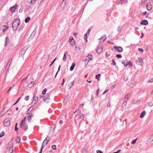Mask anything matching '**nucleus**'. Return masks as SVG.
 Masks as SVG:
<instances>
[{
  "label": "nucleus",
  "mask_w": 153,
  "mask_h": 153,
  "mask_svg": "<svg viewBox=\"0 0 153 153\" xmlns=\"http://www.w3.org/2000/svg\"><path fill=\"white\" fill-rule=\"evenodd\" d=\"M20 24V20L18 19H15L12 24V28L13 30H16Z\"/></svg>",
  "instance_id": "1"
},
{
  "label": "nucleus",
  "mask_w": 153,
  "mask_h": 153,
  "mask_svg": "<svg viewBox=\"0 0 153 153\" xmlns=\"http://www.w3.org/2000/svg\"><path fill=\"white\" fill-rule=\"evenodd\" d=\"M43 98L44 101L45 103H48L50 99V98L49 95L47 94L46 96L43 97Z\"/></svg>",
  "instance_id": "2"
},
{
  "label": "nucleus",
  "mask_w": 153,
  "mask_h": 153,
  "mask_svg": "<svg viewBox=\"0 0 153 153\" xmlns=\"http://www.w3.org/2000/svg\"><path fill=\"white\" fill-rule=\"evenodd\" d=\"M49 140L50 137H47L43 142L42 147H43L44 148V146L47 145Z\"/></svg>",
  "instance_id": "3"
},
{
  "label": "nucleus",
  "mask_w": 153,
  "mask_h": 153,
  "mask_svg": "<svg viewBox=\"0 0 153 153\" xmlns=\"http://www.w3.org/2000/svg\"><path fill=\"white\" fill-rule=\"evenodd\" d=\"M103 51V48L101 46H99L97 47L96 52L98 54H100Z\"/></svg>",
  "instance_id": "4"
},
{
  "label": "nucleus",
  "mask_w": 153,
  "mask_h": 153,
  "mask_svg": "<svg viewBox=\"0 0 153 153\" xmlns=\"http://www.w3.org/2000/svg\"><path fill=\"white\" fill-rule=\"evenodd\" d=\"M10 121L9 119L6 118L4 122V125L5 126H8L10 125Z\"/></svg>",
  "instance_id": "5"
},
{
  "label": "nucleus",
  "mask_w": 153,
  "mask_h": 153,
  "mask_svg": "<svg viewBox=\"0 0 153 153\" xmlns=\"http://www.w3.org/2000/svg\"><path fill=\"white\" fill-rule=\"evenodd\" d=\"M136 63L138 65H142L143 63V60L142 59L138 58L136 61Z\"/></svg>",
  "instance_id": "6"
},
{
  "label": "nucleus",
  "mask_w": 153,
  "mask_h": 153,
  "mask_svg": "<svg viewBox=\"0 0 153 153\" xmlns=\"http://www.w3.org/2000/svg\"><path fill=\"white\" fill-rule=\"evenodd\" d=\"M114 49L119 52H122L123 51V49L122 48L120 47L114 46Z\"/></svg>",
  "instance_id": "7"
},
{
  "label": "nucleus",
  "mask_w": 153,
  "mask_h": 153,
  "mask_svg": "<svg viewBox=\"0 0 153 153\" xmlns=\"http://www.w3.org/2000/svg\"><path fill=\"white\" fill-rule=\"evenodd\" d=\"M26 117H25L23 119L21 122L20 123V126L21 128H23V126L26 121Z\"/></svg>",
  "instance_id": "8"
},
{
  "label": "nucleus",
  "mask_w": 153,
  "mask_h": 153,
  "mask_svg": "<svg viewBox=\"0 0 153 153\" xmlns=\"http://www.w3.org/2000/svg\"><path fill=\"white\" fill-rule=\"evenodd\" d=\"M17 5L16 4L15 6L11 7L10 9V11H11V12H14L17 8Z\"/></svg>",
  "instance_id": "9"
},
{
  "label": "nucleus",
  "mask_w": 153,
  "mask_h": 153,
  "mask_svg": "<svg viewBox=\"0 0 153 153\" xmlns=\"http://www.w3.org/2000/svg\"><path fill=\"white\" fill-rule=\"evenodd\" d=\"M146 7L147 9L149 10H151L152 8V6L150 3H148L146 5Z\"/></svg>",
  "instance_id": "10"
},
{
  "label": "nucleus",
  "mask_w": 153,
  "mask_h": 153,
  "mask_svg": "<svg viewBox=\"0 0 153 153\" xmlns=\"http://www.w3.org/2000/svg\"><path fill=\"white\" fill-rule=\"evenodd\" d=\"M148 24V21L146 20H144L140 22V24L141 25H146Z\"/></svg>",
  "instance_id": "11"
},
{
  "label": "nucleus",
  "mask_w": 153,
  "mask_h": 153,
  "mask_svg": "<svg viewBox=\"0 0 153 153\" xmlns=\"http://www.w3.org/2000/svg\"><path fill=\"white\" fill-rule=\"evenodd\" d=\"M106 38V37L105 36L103 35L102 37L99 39L100 40V42H103Z\"/></svg>",
  "instance_id": "12"
},
{
  "label": "nucleus",
  "mask_w": 153,
  "mask_h": 153,
  "mask_svg": "<svg viewBox=\"0 0 153 153\" xmlns=\"http://www.w3.org/2000/svg\"><path fill=\"white\" fill-rule=\"evenodd\" d=\"M13 145V143L12 141H10L8 143L7 147L8 148H11Z\"/></svg>",
  "instance_id": "13"
},
{
  "label": "nucleus",
  "mask_w": 153,
  "mask_h": 153,
  "mask_svg": "<svg viewBox=\"0 0 153 153\" xmlns=\"http://www.w3.org/2000/svg\"><path fill=\"white\" fill-rule=\"evenodd\" d=\"M33 100L32 103H33L34 104H35L38 101V98L37 97H33Z\"/></svg>",
  "instance_id": "14"
},
{
  "label": "nucleus",
  "mask_w": 153,
  "mask_h": 153,
  "mask_svg": "<svg viewBox=\"0 0 153 153\" xmlns=\"http://www.w3.org/2000/svg\"><path fill=\"white\" fill-rule=\"evenodd\" d=\"M131 95V94H128L126 95L124 98V100H128Z\"/></svg>",
  "instance_id": "15"
},
{
  "label": "nucleus",
  "mask_w": 153,
  "mask_h": 153,
  "mask_svg": "<svg viewBox=\"0 0 153 153\" xmlns=\"http://www.w3.org/2000/svg\"><path fill=\"white\" fill-rule=\"evenodd\" d=\"M81 111L79 110L78 109L75 111L74 112V114L76 115H78L80 114Z\"/></svg>",
  "instance_id": "16"
},
{
  "label": "nucleus",
  "mask_w": 153,
  "mask_h": 153,
  "mask_svg": "<svg viewBox=\"0 0 153 153\" xmlns=\"http://www.w3.org/2000/svg\"><path fill=\"white\" fill-rule=\"evenodd\" d=\"M34 84V82L33 81H32L31 82H30L29 84H28L27 85V86L29 88H31L32 87Z\"/></svg>",
  "instance_id": "17"
},
{
  "label": "nucleus",
  "mask_w": 153,
  "mask_h": 153,
  "mask_svg": "<svg viewBox=\"0 0 153 153\" xmlns=\"http://www.w3.org/2000/svg\"><path fill=\"white\" fill-rule=\"evenodd\" d=\"M75 64L74 63H73L71 67L70 68V71H72L74 68V67H75Z\"/></svg>",
  "instance_id": "18"
},
{
  "label": "nucleus",
  "mask_w": 153,
  "mask_h": 153,
  "mask_svg": "<svg viewBox=\"0 0 153 153\" xmlns=\"http://www.w3.org/2000/svg\"><path fill=\"white\" fill-rule=\"evenodd\" d=\"M146 114V112L145 111H142V113H141V114H140V118L143 117Z\"/></svg>",
  "instance_id": "19"
},
{
  "label": "nucleus",
  "mask_w": 153,
  "mask_h": 153,
  "mask_svg": "<svg viewBox=\"0 0 153 153\" xmlns=\"http://www.w3.org/2000/svg\"><path fill=\"white\" fill-rule=\"evenodd\" d=\"M16 140L17 143H19L21 141V138L19 137H16Z\"/></svg>",
  "instance_id": "20"
},
{
  "label": "nucleus",
  "mask_w": 153,
  "mask_h": 153,
  "mask_svg": "<svg viewBox=\"0 0 153 153\" xmlns=\"http://www.w3.org/2000/svg\"><path fill=\"white\" fill-rule=\"evenodd\" d=\"M30 18L29 17H27L25 20V23H27L30 20Z\"/></svg>",
  "instance_id": "21"
},
{
  "label": "nucleus",
  "mask_w": 153,
  "mask_h": 153,
  "mask_svg": "<svg viewBox=\"0 0 153 153\" xmlns=\"http://www.w3.org/2000/svg\"><path fill=\"white\" fill-rule=\"evenodd\" d=\"M33 115L32 114H30L29 115L28 118V122H30V120L32 119L31 117Z\"/></svg>",
  "instance_id": "22"
},
{
  "label": "nucleus",
  "mask_w": 153,
  "mask_h": 153,
  "mask_svg": "<svg viewBox=\"0 0 153 153\" xmlns=\"http://www.w3.org/2000/svg\"><path fill=\"white\" fill-rule=\"evenodd\" d=\"M122 63L125 66H127L128 65V63L126 60L123 61Z\"/></svg>",
  "instance_id": "23"
},
{
  "label": "nucleus",
  "mask_w": 153,
  "mask_h": 153,
  "mask_svg": "<svg viewBox=\"0 0 153 153\" xmlns=\"http://www.w3.org/2000/svg\"><path fill=\"white\" fill-rule=\"evenodd\" d=\"M74 83V81H73L71 83L69 84L68 85V86L70 87V88H71V87L73 85Z\"/></svg>",
  "instance_id": "24"
},
{
  "label": "nucleus",
  "mask_w": 153,
  "mask_h": 153,
  "mask_svg": "<svg viewBox=\"0 0 153 153\" xmlns=\"http://www.w3.org/2000/svg\"><path fill=\"white\" fill-rule=\"evenodd\" d=\"M153 140V138L152 136L150 137L148 140V141L149 142H151Z\"/></svg>",
  "instance_id": "25"
},
{
  "label": "nucleus",
  "mask_w": 153,
  "mask_h": 153,
  "mask_svg": "<svg viewBox=\"0 0 153 153\" xmlns=\"http://www.w3.org/2000/svg\"><path fill=\"white\" fill-rule=\"evenodd\" d=\"M132 102L134 104H137L140 103V101L139 100L134 101L133 102Z\"/></svg>",
  "instance_id": "26"
},
{
  "label": "nucleus",
  "mask_w": 153,
  "mask_h": 153,
  "mask_svg": "<svg viewBox=\"0 0 153 153\" xmlns=\"http://www.w3.org/2000/svg\"><path fill=\"white\" fill-rule=\"evenodd\" d=\"M36 0H31L29 3L31 4H34L36 1Z\"/></svg>",
  "instance_id": "27"
},
{
  "label": "nucleus",
  "mask_w": 153,
  "mask_h": 153,
  "mask_svg": "<svg viewBox=\"0 0 153 153\" xmlns=\"http://www.w3.org/2000/svg\"><path fill=\"white\" fill-rule=\"evenodd\" d=\"M25 52L24 51L22 50L21 51L20 53L21 54L22 57H23L24 56V54L25 53Z\"/></svg>",
  "instance_id": "28"
},
{
  "label": "nucleus",
  "mask_w": 153,
  "mask_h": 153,
  "mask_svg": "<svg viewBox=\"0 0 153 153\" xmlns=\"http://www.w3.org/2000/svg\"><path fill=\"white\" fill-rule=\"evenodd\" d=\"M47 91V89L46 88H45L43 90V91L42 92V94H43V95L45 94H46V92Z\"/></svg>",
  "instance_id": "29"
},
{
  "label": "nucleus",
  "mask_w": 153,
  "mask_h": 153,
  "mask_svg": "<svg viewBox=\"0 0 153 153\" xmlns=\"http://www.w3.org/2000/svg\"><path fill=\"white\" fill-rule=\"evenodd\" d=\"M66 53H65L64 54V55L63 58V60L64 61H65L66 60Z\"/></svg>",
  "instance_id": "30"
},
{
  "label": "nucleus",
  "mask_w": 153,
  "mask_h": 153,
  "mask_svg": "<svg viewBox=\"0 0 153 153\" xmlns=\"http://www.w3.org/2000/svg\"><path fill=\"white\" fill-rule=\"evenodd\" d=\"M127 102L126 100H125L122 104V106H125L127 104Z\"/></svg>",
  "instance_id": "31"
},
{
  "label": "nucleus",
  "mask_w": 153,
  "mask_h": 153,
  "mask_svg": "<svg viewBox=\"0 0 153 153\" xmlns=\"http://www.w3.org/2000/svg\"><path fill=\"white\" fill-rule=\"evenodd\" d=\"M12 61V59H9V60L7 64L10 65Z\"/></svg>",
  "instance_id": "32"
},
{
  "label": "nucleus",
  "mask_w": 153,
  "mask_h": 153,
  "mask_svg": "<svg viewBox=\"0 0 153 153\" xmlns=\"http://www.w3.org/2000/svg\"><path fill=\"white\" fill-rule=\"evenodd\" d=\"M5 133L4 131H2L1 133L0 134V137H1L3 136L4 135Z\"/></svg>",
  "instance_id": "33"
},
{
  "label": "nucleus",
  "mask_w": 153,
  "mask_h": 153,
  "mask_svg": "<svg viewBox=\"0 0 153 153\" xmlns=\"http://www.w3.org/2000/svg\"><path fill=\"white\" fill-rule=\"evenodd\" d=\"M36 30H34L32 32L31 35L34 36V35L36 34Z\"/></svg>",
  "instance_id": "34"
},
{
  "label": "nucleus",
  "mask_w": 153,
  "mask_h": 153,
  "mask_svg": "<svg viewBox=\"0 0 153 153\" xmlns=\"http://www.w3.org/2000/svg\"><path fill=\"white\" fill-rule=\"evenodd\" d=\"M64 0H63V1H62V3L61 5V7H62L63 8L65 7V3H63V2H64Z\"/></svg>",
  "instance_id": "35"
},
{
  "label": "nucleus",
  "mask_w": 153,
  "mask_h": 153,
  "mask_svg": "<svg viewBox=\"0 0 153 153\" xmlns=\"http://www.w3.org/2000/svg\"><path fill=\"white\" fill-rule=\"evenodd\" d=\"M52 148L53 150H56V146L55 145H53L52 146Z\"/></svg>",
  "instance_id": "36"
},
{
  "label": "nucleus",
  "mask_w": 153,
  "mask_h": 153,
  "mask_svg": "<svg viewBox=\"0 0 153 153\" xmlns=\"http://www.w3.org/2000/svg\"><path fill=\"white\" fill-rule=\"evenodd\" d=\"M33 106H31L30 108H29V109H28V112L29 111H32V110L33 109Z\"/></svg>",
  "instance_id": "37"
},
{
  "label": "nucleus",
  "mask_w": 153,
  "mask_h": 153,
  "mask_svg": "<svg viewBox=\"0 0 153 153\" xmlns=\"http://www.w3.org/2000/svg\"><path fill=\"white\" fill-rule=\"evenodd\" d=\"M128 79V77L127 76H125L124 77L123 80L124 81H126Z\"/></svg>",
  "instance_id": "38"
},
{
  "label": "nucleus",
  "mask_w": 153,
  "mask_h": 153,
  "mask_svg": "<svg viewBox=\"0 0 153 153\" xmlns=\"http://www.w3.org/2000/svg\"><path fill=\"white\" fill-rule=\"evenodd\" d=\"M116 57L118 58H122V56L120 54H117Z\"/></svg>",
  "instance_id": "39"
},
{
  "label": "nucleus",
  "mask_w": 153,
  "mask_h": 153,
  "mask_svg": "<svg viewBox=\"0 0 153 153\" xmlns=\"http://www.w3.org/2000/svg\"><path fill=\"white\" fill-rule=\"evenodd\" d=\"M100 74H98L96 76V78L97 79H98L100 78Z\"/></svg>",
  "instance_id": "40"
},
{
  "label": "nucleus",
  "mask_w": 153,
  "mask_h": 153,
  "mask_svg": "<svg viewBox=\"0 0 153 153\" xmlns=\"http://www.w3.org/2000/svg\"><path fill=\"white\" fill-rule=\"evenodd\" d=\"M8 39H9L8 38V37H7L6 38V42H5V44L4 45V46H6L7 40H8Z\"/></svg>",
  "instance_id": "41"
},
{
  "label": "nucleus",
  "mask_w": 153,
  "mask_h": 153,
  "mask_svg": "<svg viewBox=\"0 0 153 153\" xmlns=\"http://www.w3.org/2000/svg\"><path fill=\"white\" fill-rule=\"evenodd\" d=\"M13 152V148H11L9 152V153H12Z\"/></svg>",
  "instance_id": "42"
},
{
  "label": "nucleus",
  "mask_w": 153,
  "mask_h": 153,
  "mask_svg": "<svg viewBox=\"0 0 153 153\" xmlns=\"http://www.w3.org/2000/svg\"><path fill=\"white\" fill-rule=\"evenodd\" d=\"M152 105H153V102H151L149 103L148 104V106L149 107H151Z\"/></svg>",
  "instance_id": "43"
},
{
  "label": "nucleus",
  "mask_w": 153,
  "mask_h": 153,
  "mask_svg": "<svg viewBox=\"0 0 153 153\" xmlns=\"http://www.w3.org/2000/svg\"><path fill=\"white\" fill-rule=\"evenodd\" d=\"M143 14L145 15H146L147 16H148L149 15V13H147L146 12H143Z\"/></svg>",
  "instance_id": "44"
},
{
  "label": "nucleus",
  "mask_w": 153,
  "mask_h": 153,
  "mask_svg": "<svg viewBox=\"0 0 153 153\" xmlns=\"http://www.w3.org/2000/svg\"><path fill=\"white\" fill-rule=\"evenodd\" d=\"M73 37H72V36H71L69 38V40H70V41H69V42H71L73 40Z\"/></svg>",
  "instance_id": "45"
},
{
  "label": "nucleus",
  "mask_w": 153,
  "mask_h": 153,
  "mask_svg": "<svg viewBox=\"0 0 153 153\" xmlns=\"http://www.w3.org/2000/svg\"><path fill=\"white\" fill-rule=\"evenodd\" d=\"M111 64L115 66L116 65V62L114 61V59L112 60V62Z\"/></svg>",
  "instance_id": "46"
},
{
  "label": "nucleus",
  "mask_w": 153,
  "mask_h": 153,
  "mask_svg": "<svg viewBox=\"0 0 153 153\" xmlns=\"http://www.w3.org/2000/svg\"><path fill=\"white\" fill-rule=\"evenodd\" d=\"M91 56L92 55L91 54H88V58L89 59V60H91Z\"/></svg>",
  "instance_id": "47"
},
{
  "label": "nucleus",
  "mask_w": 153,
  "mask_h": 153,
  "mask_svg": "<svg viewBox=\"0 0 153 153\" xmlns=\"http://www.w3.org/2000/svg\"><path fill=\"white\" fill-rule=\"evenodd\" d=\"M82 153H87V150L86 149H84L82 151Z\"/></svg>",
  "instance_id": "48"
},
{
  "label": "nucleus",
  "mask_w": 153,
  "mask_h": 153,
  "mask_svg": "<svg viewBox=\"0 0 153 153\" xmlns=\"http://www.w3.org/2000/svg\"><path fill=\"white\" fill-rule=\"evenodd\" d=\"M153 82V79H149L148 81V82Z\"/></svg>",
  "instance_id": "49"
},
{
  "label": "nucleus",
  "mask_w": 153,
  "mask_h": 153,
  "mask_svg": "<svg viewBox=\"0 0 153 153\" xmlns=\"http://www.w3.org/2000/svg\"><path fill=\"white\" fill-rule=\"evenodd\" d=\"M29 96H26L25 97V100H26V101L28 100L29 99Z\"/></svg>",
  "instance_id": "50"
},
{
  "label": "nucleus",
  "mask_w": 153,
  "mask_h": 153,
  "mask_svg": "<svg viewBox=\"0 0 153 153\" xmlns=\"http://www.w3.org/2000/svg\"><path fill=\"white\" fill-rule=\"evenodd\" d=\"M136 141H137V139L133 140L132 141V143L134 144V143H135L136 142Z\"/></svg>",
  "instance_id": "51"
},
{
  "label": "nucleus",
  "mask_w": 153,
  "mask_h": 153,
  "mask_svg": "<svg viewBox=\"0 0 153 153\" xmlns=\"http://www.w3.org/2000/svg\"><path fill=\"white\" fill-rule=\"evenodd\" d=\"M138 49L139 51H140L142 53L143 51V50L142 48H138Z\"/></svg>",
  "instance_id": "52"
},
{
  "label": "nucleus",
  "mask_w": 153,
  "mask_h": 153,
  "mask_svg": "<svg viewBox=\"0 0 153 153\" xmlns=\"http://www.w3.org/2000/svg\"><path fill=\"white\" fill-rule=\"evenodd\" d=\"M99 89H98L97 91H96V95H97V96L98 95V93H99Z\"/></svg>",
  "instance_id": "53"
},
{
  "label": "nucleus",
  "mask_w": 153,
  "mask_h": 153,
  "mask_svg": "<svg viewBox=\"0 0 153 153\" xmlns=\"http://www.w3.org/2000/svg\"><path fill=\"white\" fill-rule=\"evenodd\" d=\"M136 83H131L130 84V85L131 86H133V85H136Z\"/></svg>",
  "instance_id": "54"
},
{
  "label": "nucleus",
  "mask_w": 153,
  "mask_h": 153,
  "mask_svg": "<svg viewBox=\"0 0 153 153\" xmlns=\"http://www.w3.org/2000/svg\"><path fill=\"white\" fill-rule=\"evenodd\" d=\"M97 153H103V152L100 150H97Z\"/></svg>",
  "instance_id": "55"
},
{
  "label": "nucleus",
  "mask_w": 153,
  "mask_h": 153,
  "mask_svg": "<svg viewBox=\"0 0 153 153\" xmlns=\"http://www.w3.org/2000/svg\"><path fill=\"white\" fill-rule=\"evenodd\" d=\"M128 64L129 66H131L132 64L131 62L129 61L128 62Z\"/></svg>",
  "instance_id": "56"
},
{
  "label": "nucleus",
  "mask_w": 153,
  "mask_h": 153,
  "mask_svg": "<svg viewBox=\"0 0 153 153\" xmlns=\"http://www.w3.org/2000/svg\"><path fill=\"white\" fill-rule=\"evenodd\" d=\"M105 55L106 56V57H108L109 56H110V54H108V53H105Z\"/></svg>",
  "instance_id": "57"
},
{
  "label": "nucleus",
  "mask_w": 153,
  "mask_h": 153,
  "mask_svg": "<svg viewBox=\"0 0 153 153\" xmlns=\"http://www.w3.org/2000/svg\"><path fill=\"white\" fill-rule=\"evenodd\" d=\"M121 150H119L117 152H113V153H119L121 151Z\"/></svg>",
  "instance_id": "58"
},
{
  "label": "nucleus",
  "mask_w": 153,
  "mask_h": 153,
  "mask_svg": "<svg viewBox=\"0 0 153 153\" xmlns=\"http://www.w3.org/2000/svg\"><path fill=\"white\" fill-rule=\"evenodd\" d=\"M43 149V147H41V150L39 152V153H42V149Z\"/></svg>",
  "instance_id": "59"
},
{
  "label": "nucleus",
  "mask_w": 153,
  "mask_h": 153,
  "mask_svg": "<svg viewBox=\"0 0 153 153\" xmlns=\"http://www.w3.org/2000/svg\"><path fill=\"white\" fill-rule=\"evenodd\" d=\"M108 91V90H105L102 93L103 94H105V93H106Z\"/></svg>",
  "instance_id": "60"
},
{
  "label": "nucleus",
  "mask_w": 153,
  "mask_h": 153,
  "mask_svg": "<svg viewBox=\"0 0 153 153\" xmlns=\"http://www.w3.org/2000/svg\"><path fill=\"white\" fill-rule=\"evenodd\" d=\"M18 130V128H17V126H15V130L17 131Z\"/></svg>",
  "instance_id": "61"
},
{
  "label": "nucleus",
  "mask_w": 153,
  "mask_h": 153,
  "mask_svg": "<svg viewBox=\"0 0 153 153\" xmlns=\"http://www.w3.org/2000/svg\"><path fill=\"white\" fill-rule=\"evenodd\" d=\"M56 58L55 59H54L53 60V61H52L51 63H52V64H53V63L56 60Z\"/></svg>",
  "instance_id": "62"
},
{
  "label": "nucleus",
  "mask_w": 153,
  "mask_h": 153,
  "mask_svg": "<svg viewBox=\"0 0 153 153\" xmlns=\"http://www.w3.org/2000/svg\"><path fill=\"white\" fill-rule=\"evenodd\" d=\"M115 86V85L114 84L112 85V86L111 87V89H113L114 87Z\"/></svg>",
  "instance_id": "63"
},
{
  "label": "nucleus",
  "mask_w": 153,
  "mask_h": 153,
  "mask_svg": "<svg viewBox=\"0 0 153 153\" xmlns=\"http://www.w3.org/2000/svg\"><path fill=\"white\" fill-rule=\"evenodd\" d=\"M84 116H81L80 117V118L81 119H83L84 118Z\"/></svg>",
  "instance_id": "64"
}]
</instances>
